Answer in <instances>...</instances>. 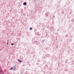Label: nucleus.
Instances as JSON below:
<instances>
[{
  "instance_id": "7ed1b4c3",
  "label": "nucleus",
  "mask_w": 74,
  "mask_h": 74,
  "mask_svg": "<svg viewBox=\"0 0 74 74\" xmlns=\"http://www.w3.org/2000/svg\"><path fill=\"white\" fill-rule=\"evenodd\" d=\"M72 41V40L71 39H70L69 40V42H71Z\"/></svg>"
},
{
  "instance_id": "4468645a",
  "label": "nucleus",
  "mask_w": 74,
  "mask_h": 74,
  "mask_svg": "<svg viewBox=\"0 0 74 74\" xmlns=\"http://www.w3.org/2000/svg\"><path fill=\"white\" fill-rule=\"evenodd\" d=\"M8 34H7V36H8Z\"/></svg>"
},
{
  "instance_id": "39448f33",
  "label": "nucleus",
  "mask_w": 74,
  "mask_h": 74,
  "mask_svg": "<svg viewBox=\"0 0 74 74\" xmlns=\"http://www.w3.org/2000/svg\"><path fill=\"white\" fill-rule=\"evenodd\" d=\"M18 61L20 63H21V62H22V61L20 60H18Z\"/></svg>"
},
{
  "instance_id": "2eb2a0df",
  "label": "nucleus",
  "mask_w": 74,
  "mask_h": 74,
  "mask_svg": "<svg viewBox=\"0 0 74 74\" xmlns=\"http://www.w3.org/2000/svg\"><path fill=\"white\" fill-rule=\"evenodd\" d=\"M44 40H43V42H44Z\"/></svg>"
},
{
  "instance_id": "f257e3e1",
  "label": "nucleus",
  "mask_w": 74,
  "mask_h": 74,
  "mask_svg": "<svg viewBox=\"0 0 74 74\" xmlns=\"http://www.w3.org/2000/svg\"><path fill=\"white\" fill-rule=\"evenodd\" d=\"M53 27H50V30L51 31H53Z\"/></svg>"
},
{
  "instance_id": "6e6552de",
  "label": "nucleus",
  "mask_w": 74,
  "mask_h": 74,
  "mask_svg": "<svg viewBox=\"0 0 74 74\" xmlns=\"http://www.w3.org/2000/svg\"><path fill=\"white\" fill-rule=\"evenodd\" d=\"M11 45H14V43H12L11 44Z\"/></svg>"
},
{
  "instance_id": "9b49d317",
  "label": "nucleus",
  "mask_w": 74,
  "mask_h": 74,
  "mask_svg": "<svg viewBox=\"0 0 74 74\" xmlns=\"http://www.w3.org/2000/svg\"><path fill=\"white\" fill-rule=\"evenodd\" d=\"M32 27H31L30 29V30H32Z\"/></svg>"
},
{
  "instance_id": "9d476101",
  "label": "nucleus",
  "mask_w": 74,
  "mask_h": 74,
  "mask_svg": "<svg viewBox=\"0 0 74 74\" xmlns=\"http://www.w3.org/2000/svg\"><path fill=\"white\" fill-rule=\"evenodd\" d=\"M12 69H13V68H12L10 69V70H12Z\"/></svg>"
},
{
  "instance_id": "ddd939ff",
  "label": "nucleus",
  "mask_w": 74,
  "mask_h": 74,
  "mask_svg": "<svg viewBox=\"0 0 74 74\" xmlns=\"http://www.w3.org/2000/svg\"><path fill=\"white\" fill-rule=\"evenodd\" d=\"M53 16V17H55V16Z\"/></svg>"
},
{
  "instance_id": "f8f14e48",
  "label": "nucleus",
  "mask_w": 74,
  "mask_h": 74,
  "mask_svg": "<svg viewBox=\"0 0 74 74\" xmlns=\"http://www.w3.org/2000/svg\"><path fill=\"white\" fill-rule=\"evenodd\" d=\"M7 45H8V43H7Z\"/></svg>"
},
{
  "instance_id": "20e7f679",
  "label": "nucleus",
  "mask_w": 74,
  "mask_h": 74,
  "mask_svg": "<svg viewBox=\"0 0 74 74\" xmlns=\"http://www.w3.org/2000/svg\"><path fill=\"white\" fill-rule=\"evenodd\" d=\"M45 15L46 17H47L48 16V14H45Z\"/></svg>"
},
{
  "instance_id": "423d86ee",
  "label": "nucleus",
  "mask_w": 74,
  "mask_h": 74,
  "mask_svg": "<svg viewBox=\"0 0 74 74\" xmlns=\"http://www.w3.org/2000/svg\"><path fill=\"white\" fill-rule=\"evenodd\" d=\"M72 22H74V19H72Z\"/></svg>"
},
{
  "instance_id": "1a4fd4ad",
  "label": "nucleus",
  "mask_w": 74,
  "mask_h": 74,
  "mask_svg": "<svg viewBox=\"0 0 74 74\" xmlns=\"http://www.w3.org/2000/svg\"><path fill=\"white\" fill-rule=\"evenodd\" d=\"M14 70H16V68L15 67L13 68Z\"/></svg>"
},
{
  "instance_id": "f03ea898",
  "label": "nucleus",
  "mask_w": 74,
  "mask_h": 74,
  "mask_svg": "<svg viewBox=\"0 0 74 74\" xmlns=\"http://www.w3.org/2000/svg\"><path fill=\"white\" fill-rule=\"evenodd\" d=\"M27 4V3L26 2H25L23 3V5H26Z\"/></svg>"
},
{
  "instance_id": "0eeeda50",
  "label": "nucleus",
  "mask_w": 74,
  "mask_h": 74,
  "mask_svg": "<svg viewBox=\"0 0 74 74\" xmlns=\"http://www.w3.org/2000/svg\"><path fill=\"white\" fill-rule=\"evenodd\" d=\"M8 42H9V41L8 40H7V43H8Z\"/></svg>"
}]
</instances>
